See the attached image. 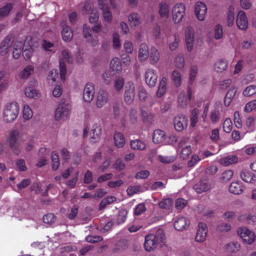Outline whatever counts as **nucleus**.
<instances>
[{
  "label": "nucleus",
  "mask_w": 256,
  "mask_h": 256,
  "mask_svg": "<svg viewBox=\"0 0 256 256\" xmlns=\"http://www.w3.org/2000/svg\"><path fill=\"white\" fill-rule=\"evenodd\" d=\"M166 236L163 230L158 228L156 232L145 236L144 248L147 252H152L158 246H162L166 242Z\"/></svg>",
  "instance_id": "f257e3e1"
},
{
  "label": "nucleus",
  "mask_w": 256,
  "mask_h": 256,
  "mask_svg": "<svg viewBox=\"0 0 256 256\" xmlns=\"http://www.w3.org/2000/svg\"><path fill=\"white\" fill-rule=\"evenodd\" d=\"M19 112L20 106L18 102H12L7 103L2 112L4 121L8 124L12 123L16 119Z\"/></svg>",
  "instance_id": "f03ea898"
},
{
  "label": "nucleus",
  "mask_w": 256,
  "mask_h": 256,
  "mask_svg": "<svg viewBox=\"0 0 256 256\" xmlns=\"http://www.w3.org/2000/svg\"><path fill=\"white\" fill-rule=\"evenodd\" d=\"M19 135L20 132L18 130H12L6 141V144L16 155H18L22 151L21 146L18 142Z\"/></svg>",
  "instance_id": "7ed1b4c3"
},
{
  "label": "nucleus",
  "mask_w": 256,
  "mask_h": 256,
  "mask_svg": "<svg viewBox=\"0 0 256 256\" xmlns=\"http://www.w3.org/2000/svg\"><path fill=\"white\" fill-rule=\"evenodd\" d=\"M71 105L68 102L60 104L56 110L54 118L56 120H66L70 114Z\"/></svg>",
  "instance_id": "20e7f679"
},
{
  "label": "nucleus",
  "mask_w": 256,
  "mask_h": 256,
  "mask_svg": "<svg viewBox=\"0 0 256 256\" xmlns=\"http://www.w3.org/2000/svg\"><path fill=\"white\" fill-rule=\"evenodd\" d=\"M62 57L60 60V78L62 80L64 81L66 80V68L64 64V61L70 64H72L74 62V59L72 56H70L67 50H64L62 52Z\"/></svg>",
  "instance_id": "39448f33"
},
{
  "label": "nucleus",
  "mask_w": 256,
  "mask_h": 256,
  "mask_svg": "<svg viewBox=\"0 0 256 256\" xmlns=\"http://www.w3.org/2000/svg\"><path fill=\"white\" fill-rule=\"evenodd\" d=\"M186 14V6L182 2L176 4L172 10V19L176 24L180 23Z\"/></svg>",
  "instance_id": "423d86ee"
},
{
  "label": "nucleus",
  "mask_w": 256,
  "mask_h": 256,
  "mask_svg": "<svg viewBox=\"0 0 256 256\" xmlns=\"http://www.w3.org/2000/svg\"><path fill=\"white\" fill-rule=\"evenodd\" d=\"M238 234L243 242L248 244H253L256 240L255 233L245 226L240 228Z\"/></svg>",
  "instance_id": "0eeeda50"
},
{
  "label": "nucleus",
  "mask_w": 256,
  "mask_h": 256,
  "mask_svg": "<svg viewBox=\"0 0 256 256\" xmlns=\"http://www.w3.org/2000/svg\"><path fill=\"white\" fill-rule=\"evenodd\" d=\"M82 12L85 14H90L89 21L94 24L98 22V12L96 8H94L91 3L86 2L82 10Z\"/></svg>",
  "instance_id": "6e6552de"
},
{
  "label": "nucleus",
  "mask_w": 256,
  "mask_h": 256,
  "mask_svg": "<svg viewBox=\"0 0 256 256\" xmlns=\"http://www.w3.org/2000/svg\"><path fill=\"white\" fill-rule=\"evenodd\" d=\"M94 84L91 82L87 83L83 90L82 98L84 101L87 103L90 102L94 98Z\"/></svg>",
  "instance_id": "1a4fd4ad"
},
{
  "label": "nucleus",
  "mask_w": 256,
  "mask_h": 256,
  "mask_svg": "<svg viewBox=\"0 0 256 256\" xmlns=\"http://www.w3.org/2000/svg\"><path fill=\"white\" fill-rule=\"evenodd\" d=\"M135 86L133 82H128L125 86L124 100L128 104H132L135 96Z\"/></svg>",
  "instance_id": "9d476101"
},
{
  "label": "nucleus",
  "mask_w": 256,
  "mask_h": 256,
  "mask_svg": "<svg viewBox=\"0 0 256 256\" xmlns=\"http://www.w3.org/2000/svg\"><path fill=\"white\" fill-rule=\"evenodd\" d=\"M83 34L86 41L92 46H96L98 44L97 36H94L92 33L91 28L85 24L83 26Z\"/></svg>",
  "instance_id": "9b49d317"
},
{
  "label": "nucleus",
  "mask_w": 256,
  "mask_h": 256,
  "mask_svg": "<svg viewBox=\"0 0 256 256\" xmlns=\"http://www.w3.org/2000/svg\"><path fill=\"white\" fill-rule=\"evenodd\" d=\"M145 80L147 84L150 86L154 87L156 86L158 80V74L153 68H148L146 70Z\"/></svg>",
  "instance_id": "f8f14e48"
},
{
  "label": "nucleus",
  "mask_w": 256,
  "mask_h": 256,
  "mask_svg": "<svg viewBox=\"0 0 256 256\" xmlns=\"http://www.w3.org/2000/svg\"><path fill=\"white\" fill-rule=\"evenodd\" d=\"M207 10V6L204 3L201 2H196L194 13L198 20L200 21L204 20Z\"/></svg>",
  "instance_id": "ddd939ff"
},
{
  "label": "nucleus",
  "mask_w": 256,
  "mask_h": 256,
  "mask_svg": "<svg viewBox=\"0 0 256 256\" xmlns=\"http://www.w3.org/2000/svg\"><path fill=\"white\" fill-rule=\"evenodd\" d=\"M208 227L205 223L199 222L198 226L197 234L196 240L198 242H202L206 240L208 234Z\"/></svg>",
  "instance_id": "4468645a"
},
{
  "label": "nucleus",
  "mask_w": 256,
  "mask_h": 256,
  "mask_svg": "<svg viewBox=\"0 0 256 256\" xmlns=\"http://www.w3.org/2000/svg\"><path fill=\"white\" fill-rule=\"evenodd\" d=\"M174 126L176 131L182 132L188 124V120L184 114H180L174 119Z\"/></svg>",
  "instance_id": "2eb2a0df"
},
{
  "label": "nucleus",
  "mask_w": 256,
  "mask_h": 256,
  "mask_svg": "<svg viewBox=\"0 0 256 256\" xmlns=\"http://www.w3.org/2000/svg\"><path fill=\"white\" fill-rule=\"evenodd\" d=\"M14 38L12 35L8 36L0 44V55L6 56L10 52V48L14 41Z\"/></svg>",
  "instance_id": "dca6fc26"
},
{
  "label": "nucleus",
  "mask_w": 256,
  "mask_h": 256,
  "mask_svg": "<svg viewBox=\"0 0 256 256\" xmlns=\"http://www.w3.org/2000/svg\"><path fill=\"white\" fill-rule=\"evenodd\" d=\"M222 111V104L220 101H217L214 104V109L211 110L210 116L212 122L216 123L220 120Z\"/></svg>",
  "instance_id": "f3484780"
},
{
  "label": "nucleus",
  "mask_w": 256,
  "mask_h": 256,
  "mask_svg": "<svg viewBox=\"0 0 256 256\" xmlns=\"http://www.w3.org/2000/svg\"><path fill=\"white\" fill-rule=\"evenodd\" d=\"M188 138H184L180 141L179 146L182 148L180 156L183 159H186L192 152L190 144H187Z\"/></svg>",
  "instance_id": "a211bd4d"
},
{
  "label": "nucleus",
  "mask_w": 256,
  "mask_h": 256,
  "mask_svg": "<svg viewBox=\"0 0 256 256\" xmlns=\"http://www.w3.org/2000/svg\"><path fill=\"white\" fill-rule=\"evenodd\" d=\"M236 25L242 30H246L248 26V18L246 12L243 10L238 12L236 18Z\"/></svg>",
  "instance_id": "6ab92c4d"
},
{
  "label": "nucleus",
  "mask_w": 256,
  "mask_h": 256,
  "mask_svg": "<svg viewBox=\"0 0 256 256\" xmlns=\"http://www.w3.org/2000/svg\"><path fill=\"white\" fill-rule=\"evenodd\" d=\"M192 92L190 88H188L186 92H181L178 98V102L181 106H186L192 99Z\"/></svg>",
  "instance_id": "aec40b11"
},
{
  "label": "nucleus",
  "mask_w": 256,
  "mask_h": 256,
  "mask_svg": "<svg viewBox=\"0 0 256 256\" xmlns=\"http://www.w3.org/2000/svg\"><path fill=\"white\" fill-rule=\"evenodd\" d=\"M241 179L244 182L250 184L256 182V176L248 170H242L240 172Z\"/></svg>",
  "instance_id": "412c9836"
},
{
  "label": "nucleus",
  "mask_w": 256,
  "mask_h": 256,
  "mask_svg": "<svg viewBox=\"0 0 256 256\" xmlns=\"http://www.w3.org/2000/svg\"><path fill=\"white\" fill-rule=\"evenodd\" d=\"M190 225V220L184 216L176 217L174 220V226L178 230H182Z\"/></svg>",
  "instance_id": "4be33fe9"
},
{
  "label": "nucleus",
  "mask_w": 256,
  "mask_h": 256,
  "mask_svg": "<svg viewBox=\"0 0 256 256\" xmlns=\"http://www.w3.org/2000/svg\"><path fill=\"white\" fill-rule=\"evenodd\" d=\"M108 101V94L104 90H100L96 98V105L98 108H102Z\"/></svg>",
  "instance_id": "5701e85b"
},
{
  "label": "nucleus",
  "mask_w": 256,
  "mask_h": 256,
  "mask_svg": "<svg viewBox=\"0 0 256 256\" xmlns=\"http://www.w3.org/2000/svg\"><path fill=\"white\" fill-rule=\"evenodd\" d=\"M149 48L146 43L142 44L139 48L138 52V58L140 61L144 62L149 57L150 55Z\"/></svg>",
  "instance_id": "b1692460"
},
{
  "label": "nucleus",
  "mask_w": 256,
  "mask_h": 256,
  "mask_svg": "<svg viewBox=\"0 0 256 256\" xmlns=\"http://www.w3.org/2000/svg\"><path fill=\"white\" fill-rule=\"evenodd\" d=\"M66 22L65 21H63L61 22V26L62 28V36L64 41L69 42L72 39L73 34L71 28L66 26Z\"/></svg>",
  "instance_id": "393cba45"
},
{
  "label": "nucleus",
  "mask_w": 256,
  "mask_h": 256,
  "mask_svg": "<svg viewBox=\"0 0 256 256\" xmlns=\"http://www.w3.org/2000/svg\"><path fill=\"white\" fill-rule=\"evenodd\" d=\"M166 136V134L164 131L160 130H155L154 132L152 137L154 142L164 144Z\"/></svg>",
  "instance_id": "a878e982"
},
{
  "label": "nucleus",
  "mask_w": 256,
  "mask_h": 256,
  "mask_svg": "<svg viewBox=\"0 0 256 256\" xmlns=\"http://www.w3.org/2000/svg\"><path fill=\"white\" fill-rule=\"evenodd\" d=\"M170 6L166 2L160 4L158 13L161 18L167 19L170 16Z\"/></svg>",
  "instance_id": "bb28decb"
},
{
  "label": "nucleus",
  "mask_w": 256,
  "mask_h": 256,
  "mask_svg": "<svg viewBox=\"0 0 256 256\" xmlns=\"http://www.w3.org/2000/svg\"><path fill=\"white\" fill-rule=\"evenodd\" d=\"M244 187L240 182H233L229 188V190L231 193L235 194H240L243 192Z\"/></svg>",
  "instance_id": "cd10ccee"
},
{
  "label": "nucleus",
  "mask_w": 256,
  "mask_h": 256,
  "mask_svg": "<svg viewBox=\"0 0 256 256\" xmlns=\"http://www.w3.org/2000/svg\"><path fill=\"white\" fill-rule=\"evenodd\" d=\"M114 119L122 125L125 124L126 120L124 112L120 110L116 104L114 106Z\"/></svg>",
  "instance_id": "c85d7f7f"
},
{
  "label": "nucleus",
  "mask_w": 256,
  "mask_h": 256,
  "mask_svg": "<svg viewBox=\"0 0 256 256\" xmlns=\"http://www.w3.org/2000/svg\"><path fill=\"white\" fill-rule=\"evenodd\" d=\"M101 134L102 128L98 124L94 125L90 134V142H95L98 141L100 138Z\"/></svg>",
  "instance_id": "c756f323"
},
{
  "label": "nucleus",
  "mask_w": 256,
  "mask_h": 256,
  "mask_svg": "<svg viewBox=\"0 0 256 256\" xmlns=\"http://www.w3.org/2000/svg\"><path fill=\"white\" fill-rule=\"evenodd\" d=\"M128 22L131 27H136L141 24L140 16L136 12H133L128 16Z\"/></svg>",
  "instance_id": "7c9ffc66"
},
{
  "label": "nucleus",
  "mask_w": 256,
  "mask_h": 256,
  "mask_svg": "<svg viewBox=\"0 0 256 256\" xmlns=\"http://www.w3.org/2000/svg\"><path fill=\"white\" fill-rule=\"evenodd\" d=\"M34 66L28 64L20 72V78L22 79L28 78L34 74Z\"/></svg>",
  "instance_id": "2f4dec72"
},
{
  "label": "nucleus",
  "mask_w": 256,
  "mask_h": 256,
  "mask_svg": "<svg viewBox=\"0 0 256 256\" xmlns=\"http://www.w3.org/2000/svg\"><path fill=\"white\" fill-rule=\"evenodd\" d=\"M114 142L115 146L118 148L124 147L126 139L124 134L120 132H116L114 136Z\"/></svg>",
  "instance_id": "473e14b6"
},
{
  "label": "nucleus",
  "mask_w": 256,
  "mask_h": 256,
  "mask_svg": "<svg viewBox=\"0 0 256 256\" xmlns=\"http://www.w3.org/2000/svg\"><path fill=\"white\" fill-rule=\"evenodd\" d=\"M26 42H25L24 44L22 42H16L14 44V50H13V58L18 60L20 56L22 48L24 46H26Z\"/></svg>",
  "instance_id": "72a5a7b5"
},
{
  "label": "nucleus",
  "mask_w": 256,
  "mask_h": 256,
  "mask_svg": "<svg viewBox=\"0 0 256 256\" xmlns=\"http://www.w3.org/2000/svg\"><path fill=\"white\" fill-rule=\"evenodd\" d=\"M210 188V186L207 180H201L199 184L194 186V189L197 193H202Z\"/></svg>",
  "instance_id": "f704fd0d"
},
{
  "label": "nucleus",
  "mask_w": 256,
  "mask_h": 256,
  "mask_svg": "<svg viewBox=\"0 0 256 256\" xmlns=\"http://www.w3.org/2000/svg\"><path fill=\"white\" fill-rule=\"evenodd\" d=\"M110 69L116 73H118L122 71V66L121 61L119 58H114L111 60Z\"/></svg>",
  "instance_id": "c9c22d12"
},
{
  "label": "nucleus",
  "mask_w": 256,
  "mask_h": 256,
  "mask_svg": "<svg viewBox=\"0 0 256 256\" xmlns=\"http://www.w3.org/2000/svg\"><path fill=\"white\" fill-rule=\"evenodd\" d=\"M14 8V4L11 2L6 4L0 8V19L4 18L10 14Z\"/></svg>",
  "instance_id": "e433bc0d"
},
{
  "label": "nucleus",
  "mask_w": 256,
  "mask_h": 256,
  "mask_svg": "<svg viewBox=\"0 0 256 256\" xmlns=\"http://www.w3.org/2000/svg\"><path fill=\"white\" fill-rule=\"evenodd\" d=\"M228 62L225 60H219L214 64V70L218 72H222L228 66Z\"/></svg>",
  "instance_id": "4c0bfd02"
},
{
  "label": "nucleus",
  "mask_w": 256,
  "mask_h": 256,
  "mask_svg": "<svg viewBox=\"0 0 256 256\" xmlns=\"http://www.w3.org/2000/svg\"><path fill=\"white\" fill-rule=\"evenodd\" d=\"M25 96L30 98H36L40 96L39 92L32 86H27L24 90Z\"/></svg>",
  "instance_id": "58836bf2"
},
{
  "label": "nucleus",
  "mask_w": 256,
  "mask_h": 256,
  "mask_svg": "<svg viewBox=\"0 0 256 256\" xmlns=\"http://www.w3.org/2000/svg\"><path fill=\"white\" fill-rule=\"evenodd\" d=\"M246 126L248 132H252L256 130V118L252 116H248L246 121Z\"/></svg>",
  "instance_id": "ea45409f"
},
{
  "label": "nucleus",
  "mask_w": 256,
  "mask_h": 256,
  "mask_svg": "<svg viewBox=\"0 0 256 256\" xmlns=\"http://www.w3.org/2000/svg\"><path fill=\"white\" fill-rule=\"evenodd\" d=\"M149 56L151 62L156 64L160 60V54L158 49L154 46H152L151 48Z\"/></svg>",
  "instance_id": "a19ab883"
},
{
  "label": "nucleus",
  "mask_w": 256,
  "mask_h": 256,
  "mask_svg": "<svg viewBox=\"0 0 256 256\" xmlns=\"http://www.w3.org/2000/svg\"><path fill=\"white\" fill-rule=\"evenodd\" d=\"M167 78L164 77L160 81L156 92L158 97L160 98L165 94L166 90Z\"/></svg>",
  "instance_id": "79ce46f5"
},
{
  "label": "nucleus",
  "mask_w": 256,
  "mask_h": 256,
  "mask_svg": "<svg viewBox=\"0 0 256 256\" xmlns=\"http://www.w3.org/2000/svg\"><path fill=\"white\" fill-rule=\"evenodd\" d=\"M238 162V158L236 155L228 156L220 160V163L225 166H228L234 164Z\"/></svg>",
  "instance_id": "37998d69"
},
{
  "label": "nucleus",
  "mask_w": 256,
  "mask_h": 256,
  "mask_svg": "<svg viewBox=\"0 0 256 256\" xmlns=\"http://www.w3.org/2000/svg\"><path fill=\"white\" fill-rule=\"evenodd\" d=\"M240 244L236 242H232L225 246V248L227 252L232 253H236L240 249Z\"/></svg>",
  "instance_id": "c03bdc74"
},
{
  "label": "nucleus",
  "mask_w": 256,
  "mask_h": 256,
  "mask_svg": "<svg viewBox=\"0 0 256 256\" xmlns=\"http://www.w3.org/2000/svg\"><path fill=\"white\" fill-rule=\"evenodd\" d=\"M204 158H202L201 152H199L198 154H193L190 159L188 162V166L189 168L194 167L201 160H203Z\"/></svg>",
  "instance_id": "a18cd8bd"
},
{
  "label": "nucleus",
  "mask_w": 256,
  "mask_h": 256,
  "mask_svg": "<svg viewBox=\"0 0 256 256\" xmlns=\"http://www.w3.org/2000/svg\"><path fill=\"white\" fill-rule=\"evenodd\" d=\"M174 66L179 69H182L185 65L184 57L182 54H179L176 56L174 60Z\"/></svg>",
  "instance_id": "49530a36"
},
{
  "label": "nucleus",
  "mask_w": 256,
  "mask_h": 256,
  "mask_svg": "<svg viewBox=\"0 0 256 256\" xmlns=\"http://www.w3.org/2000/svg\"><path fill=\"white\" fill-rule=\"evenodd\" d=\"M130 146L132 149L140 150H144L146 148V144L144 142L140 140H132Z\"/></svg>",
  "instance_id": "de8ad7c7"
},
{
  "label": "nucleus",
  "mask_w": 256,
  "mask_h": 256,
  "mask_svg": "<svg viewBox=\"0 0 256 256\" xmlns=\"http://www.w3.org/2000/svg\"><path fill=\"white\" fill-rule=\"evenodd\" d=\"M33 116V112L28 104H24L22 110L23 118L28 120H30Z\"/></svg>",
  "instance_id": "09e8293b"
},
{
  "label": "nucleus",
  "mask_w": 256,
  "mask_h": 256,
  "mask_svg": "<svg viewBox=\"0 0 256 256\" xmlns=\"http://www.w3.org/2000/svg\"><path fill=\"white\" fill-rule=\"evenodd\" d=\"M58 76V70L56 69H52L48 74L47 81L50 84L56 82Z\"/></svg>",
  "instance_id": "8fccbe9b"
},
{
  "label": "nucleus",
  "mask_w": 256,
  "mask_h": 256,
  "mask_svg": "<svg viewBox=\"0 0 256 256\" xmlns=\"http://www.w3.org/2000/svg\"><path fill=\"white\" fill-rule=\"evenodd\" d=\"M172 79L176 87H178L181 84L182 77L180 73L178 70H174L172 72Z\"/></svg>",
  "instance_id": "3c124183"
},
{
  "label": "nucleus",
  "mask_w": 256,
  "mask_h": 256,
  "mask_svg": "<svg viewBox=\"0 0 256 256\" xmlns=\"http://www.w3.org/2000/svg\"><path fill=\"white\" fill-rule=\"evenodd\" d=\"M52 166V170H57L60 166V158L58 154L56 152H52L51 156Z\"/></svg>",
  "instance_id": "603ef678"
},
{
  "label": "nucleus",
  "mask_w": 256,
  "mask_h": 256,
  "mask_svg": "<svg viewBox=\"0 0 256 256\" xmlns=\"http://www.w3.org/2000/svg\"><path fill=\"white\" fill-rule=\"evenodd\" d=\"M174 40L172 42L168 40L169 48L171 50H176L180 42V38L177 34H175L174 36Z\"/></svg>",
  "instance_id": "864d4df0"
},
{
  "label": "nucleus",
  "mask_w": 256,
  "mask_h": 256,
  "mask_svg": "<svg viewBox=\"0 0 256 256\" xmlns=\"http://www.w3.org/2000/svg\"><path fill=\"white\" fill-rule=\"evenodd\" d=\"M199 110L198 108H194L192 112L190 117V126L194 128L198 121V114H199Z\"/></svg>",
  "instance_id": "5fc2aeb1"
},
{
  "label": "nucleus",
  "mask_w": 256,
  "mask_h": 256,
  "mask_svg": "<svg viewBox=\"0 0 256 256\" xmlns=\"http://www.w3.org/2000/svg\"><path fill=\"white\" fill-rule=\"evenodd\" d=\"M127 211L122 209L120 210L116 218V222L118 224L124 223L126 219Z\"/></svg>",
  "instance_id": "6e6d98bb"
},
{
  "label": "nucleus",
  "mask_w": 256,
  "mask_h": 256,
  "mask_svg": "<svg viewBox=\"0 0 256 256\" xmlns=\"http://www.w3.org/2000/svg\"><path fill=\"white\" fill-rule=\"evenodd\" d=\"M256 94V86L250 85L247 86L243 91V94L246 96H250Z\"/></svg>",
  "instance_id": "4d7b16f0"
},
{
  "label": "nucleus",
  "mask_w": 256,
  "mask_h": 256,
  "mask_svg": "<svg viewBox=\"0 0 256 256\" xmlns=\"http://www.w3.org/2000/svg\"><path fill=\"white\" fill-rule=\"evenodd\" d=\"M124 79L122 78H118L114 80V88L117 92H120L124 88Z\"/></svg>",
  "instance_id": "13d9d810"
},
{
  "label": "nucleus",
  "mask_w": 256,
  "mask_h": 256,
  "mask_svg": "<svg viewBox=\"0 0 256 256\" xmlns=\"http://www.w3.org/2000/svg\"><path fill=\"white\" fill-rule=\"evenodd\" d=\"M112 45L116 50H118L120 48V36L118 33L114 32L112 35Z\"/></svg>",
  "instance_id": "bf43d9fd"
},
{
  "label": "nucleus",
  "mask_w": 256,
  "mask_h": 256,
  "mask_svg": "<svg viewBox=\"0 0 256 256\" xmlns=\"http://www.w3.org/2000/svg\"><path fill=\"white\" fill-rule=\"evenodd\" d=\"M173 202L172 198L164 199L159 203L160 206L162 208L170 209L172 205Z\"/></svg>",
  "instance_id": "052dcab7"
},
{
  "label": "nucleus",
  "mask_w": 256,
  "mask_h": 256,
  "mask_svg": "<svg viewBox=\"0 0 256 256\" xmlns=\"http://www.w3.org/2000/svg\"><path fill=\"white\" fill-rule=\"evenodd\" d=\"M178 137L175 134L166 136L164 144H172L178 141Z\"/></svg>",
  "instance_id": "680f3d73"
},
{
  "label": "nucleus",
  "mask_w": 256,
  "mask_h": 256,
  "mask_svg": "<svg viewBox=\"0 0 256 256\" xmlns=\"http://www.w3.org/2000/svg\"><path fill=\"white\" fill-rule=\"evenodd\" d=\"M232 128V122L230 118H226L223 123L224 130L227 133L231 132Z\"/></svg>",
  "instance_id": "e2e57ef3"
},
{
  "label": "nucleus",
  "mask_w": 256,
  "mask_h": 256,
  "mask_svg": "<svg viewBox=\"0 0 256 256\" xmlns=\"http://www.w3.org/2000/svg\"><path fill=\"white\" fill-rule=\"evenodd\" d=\"M231 228L230 224L224 222L218 226L216 230L220 232H226L230 231Z\"/></svg>",
  "instance_id": "0e129e2a"
},
{
  "label": "nucleus",
  "mask_w": 256,
  "mask_h": 256,
  "mask_svg": "<svg viewBox=\"0 0 256 256\" xmlns=\"http://www.w3.org/2000/svg\"><path fill=\"white\" fill-rule=\"evenodd\" d=\"M223 36L222 27L220 24H217L214 28V38L216 40H219Z\"/></svg>",
  "instance_id": "69168bd1"
},
{
  "label": "nucleus",
  "mask_w": 256,
  "mask_h": 256,
  "mask_svg": "<svg viewBox=\"0 0 256 256\" xmlns=\"http://www.w3.org/2000/svg\"><path fill=\"white\" fill-rule=\"evenodd\" d=\"M125 167V164L120 158H118L113 164V168L118 171L123 170Z\"/></svg>",
  "instance_id": "338daca9"
},
{
  "label": "nucleus",
  "mask_w": 256,
  "mask_h": 256,
  "mask_svg": "<svg viewBox=\"0 0 256 256\" xmlns=\"http://www.w3.org/2000/svg\"><path fill=\"white\" fill-rule=\"evenodd\" d=\"M256 109V100L248 102L244 106V112H250Z\"/></svg>",
  "instance_id": "774afa93"
}]
</instances>
